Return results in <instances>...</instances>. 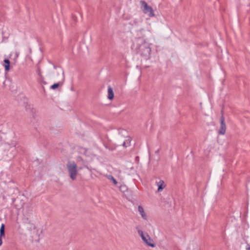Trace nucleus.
Returning a JSON list of instances; mask_svg holds the SVG:
<instances>
[{
    "label": "nucleus",
    "mask_w": 250,
    "mask_h": 250,
    "mask_svg": "<svg viewBox=\"0 0 250 250\" xmlns=\"http://www.w3.org/2000/svg\"><path fill=\"white\" fill-rule=\"evenodd\" d=\"M138 233L141 236L142 239L143 241L148 246L151 247H154L155 244L153 242L152 240L151 239L149 236L146 233V234L144 233L143 231L140 229L138 230Z\"/></svg>",
    "instance_id": "4"
},
{
    "label": "nucleus",
    "mask_w": 250,
    "mask_h": 250,
    "mask_svg": "<svg viewBox=\"0 0 250 250\" xmlns=\"http://www.w3.org/2000/svg\"><path fill=\"white\" fill-rule=\"evenodd\" d=\"M5 236V225L4 224L1 225L0 228V246L2 245V237Z\"/></svg>",
    "instance_id": "7"
},
{
    "label": "nucleus",
    "mask_w": 250,
    "mask_h": 250,
    "mask_svg": "<svg viewBox=\"0 0 250 250\" xmlns=\"http://www.w3.org/2000/svg\"><path fill=\"white\" fill-rule=\"evenodd\" d=\"M42 88H43V91L45 92V89H44V88L43 86H42Z\"/></svg>",
    "instance_id": "26"
},
{
    "label": "nucleus",
    "mask_w": 250,
    "mask_h": 250,
    "mask_svg": "<svg viewBox=\"0 0 250 250\" xmlns=\"http://www.w3.org/2000/svg\"><path fill=\"white\" fill-rule=\"evenodd\" d=\"M159 149H158V150H157L155 151V153H156V154H158V153H159Z\"/></svg>",
    "instance_id": "25"
},
{
    "label": "nucleus",
    "mask_w": 250,
    "mask_h": 250,
    "mask_svg": "<svg viewBox=\"0 0 250 250\" xmlns=\"http://www.w3.org/2000/svg\"><path fill=\"white\" fill-rule=\"evenodd\" d=\"M47 82H45V81H44L42 83V84H44V85H46V84H47Z\"/></svg>",
    "instance_id": "24"
},
{
    "label": "nucleus",
    "mask_w": 250,
    "mask_h": 250,
    "mask_svg": "<svg viewBox=\"0 0 250 250\" xmlns=\"http://www.w3.org/2000/svg\"><path fill=\"white\" fill-rule=\"evenodd\" d=\"M18 55H18V53H17V54H16V56H17V57H18Z\"/></svg>",
    "instance_id": "28"
},
{
    "label": "nucleus",
    "mask_w": 250,
    "mask_h": 250,
    "mask_svg": "<svg viewBox=\"0 0 250 250\" xmlns=\"http://www.w3.org/2000/svg\"><path fill=\"white\" fill-rule=\"evenodd\" d=\"M132 49H134L136 53L144 57L146 60L150 59L151 51L150 44L146 43L143 38L135 39L132 46Z\"/></svg>",
    "instance_id": "1"
},
{
    "label": "nucleus",
    "mask_w": 250,
    "mask_h": 250,
    "mask_svg": "<svg viewBox=\"0 0 250 250\" xmlns=\"http://www.w3.org/2000/svg\"><path fill=\"white\" fill-rule=\"evenodd\" d=\"M2 35H3V37H2V41L3 42L5 40H7V39L8 38V37H5V36H4V33H3V32H2Z\"/></svg>",
    "instance_id": "22"
},
{
    "label": "nucleus",
    "mask_w": 250,
    "mask_h": 250,
    "mask_svg": "<svg viewBox=\"0 0 250 250\" xmlns=\"http://www.w3.org/2000/svg\"><path fill=\"white\" fill-rule=\"evenodd\" d=\"M104 146L106 148V149H109L110 151H113L114 150H115V147H113V146H109L107 144H105V143H104Z\"/></svg>",
    "instance_id": "14"
},
{
    "label": "nucleus",
    "mask_w": 250,
    "mask_h": 250,
    "mask_svg": "<svg viewBox=\"0 0 250 250\" xmlns=\"http://www.w3.org/2000/svg\"><path fill=\"white\" fill-rule=\"evenodd\" d=\"M130 143V140H129V143H127V145L126 142L125 141L123 142L122 146H124L125 147H126L127 146L129 145Z\"/></svg>",
    "instance_id": "20"
},
{
    "label": "nucleus",
    "mask_w": 250,
    "mask_h": 250,
    "mask_svg": "<svg viewBox=\"0 0 250 250\" xmlns=\"http://www.w3.org/2000/svg\"><path fill=\"white\" fill-rule=\"evenodd\" d=\"M25 228L28 229L29 230H31L32 229H36V227L35 225L32 223H28L26 224V225L24 226Z\"/></svg>",
    "instance_id": "13"
},
{
    "label": "nucleus",
    "mask_w": 250,
    "mask_h": 250,
    "mask_svg": "<svg viewBox=\"0 0 250 250\" xmlns=\"http://www.w3.org/2000/svg\"><path fill=\"white\" fill-rule=\"evenodd\" d=\"M30 213H31V212H32V208H31V209L30 210Z\"/></svg>",
    "instance_id": "27"
},
{
    "label": "nucleus",
    "mask_w": 250,
    "mask_h": 250,
    "mask_svg": "<svg viewBox=\"0 0 250 250\" xmlns=\"http://www.w3.org/2000/svg\"><path fill=\"white\" fill-rule=\"evenodd\" d=\"M138 211L141 215L143 219L146 220V213L144 210L143 208L141 206H138Z\"/></svg>",
    "instance_id": "11"
},
{
    "label": "nucleus",
    "mask_w": 250,
    "mask_h": 250,
    "mask_svg": "<svg viewBox=\"0 0 250 250\" xmlns=\"http://www.w3.org/2000/svg\"><path fill=\"white\" fill-rule=\"evenodd\" d=\"M157 185L158 186V191L159 192L162 191L166 186L165 182L163 180H160L159 182H157Z\"/></svg>",
    "instance_id": "10"
},
{
    "label": "nucleus",
    "mask_w": 250,
    "mask_h": 250,
    "mask_svg": "<svg viewBox=\"0 0 250 250\" xmlns=\"http://www.w3.org/2000/svg\"><path fill=\"white\" fill-rule=\"evenodd\" d=\"M246 250H250V245L249 244H247Z\"/></svg>",
    "instance_id": "23"
},
{
    "label": "nucleus",
    "mask_w": 250,
    "mask_h": 250,
    "mask_svg": "<svg viewBox=\"0 0 250 250\" xmlns=\"http://www.w3.org/2000/svg\"><path fill=\"white\" fill-rule=\"evenodd\" d=\"M62 82H59L58 83H55L54 84H52L50 86V88L53 90H55L57 89L60 86L62 85L63 83V81L64 80V72L62 70Z\"/></svg>",
    "instance_id": "6"
},
{
    "label": "nucleus",
    "mask_w": 250,
    "mask_h": 250,
    "mask_svg": "<svg viewBox=\"0 0 250 250\" xmlns=\"http://www.w3.org/2000/svg\"><path fill=\"white\" fill-rule=\"evenodd\" d=\"M5 71L8 72L10 69V62L9 59H5L3 61Z\"/></svg>",
    "instance_id": "9"
},
{
    "label": "nucleus",
    "mask_w": 250,
    "mask_h": 250,
    "mask_svg": "<svg viewBox=\"0 0 250 250\" xmlns=\"http://www.w3.org/2000/svg\"><path fill=\"white\" fill-rule=\"evenodd\" d=\"M23 223H24V225L25 226L26 224L28 223H30V221L29 220V219L27 217H25L22 219Z\"/></svg>",
    "instance_id": "15"
},
{
    "label": "nucleus",
    "mask_w": 250,
    "mask_h": 250,
    "mask_svg": "<svg viewBox=\"0 0 250 250\" xmlns=\"http://www.w3.org/2000/svg\"><path fill=\"white\" fill-rule=\"evenodd\" d=\"M140 4L141 8L145 14H147L150 17H152L155 16L152 8L150 6H149L145 1L141 0Z\"/></svg>",
    "instance_id": "3"
},
{
    "label": "nucleus",
    "mask_w": 250,
    "mask_h": 250,
    "mask_svg": "<svg viewBox=\"0 0 250 250\" xmlns=\"http://www.w3.org/2000/svg\"><path fill=\"white\" fill-rule=\"evenodd\" d=\"M44 81V77L42 76V75L40 76L39 78V82H40V83L42 84Z\"/></svg>",
    "instance_id": "17"
},
{
    "label": "nucleus",
    "mask_w": 250,
    "mask_h": 250,
    "mask_svg": "<svg viewBox=\"0 0 250 250\" xmlns=\"http://www.w3.org/2000/svg\"><path fill=\"white\" fill-rule=\"evenodd\" d=\"M54 68H56V65H54Z\"/></svg>",
    "instance_id": "29"
},
{
    "label": "nucleus",
    "mask_w": 250,
    "mask_h": 250,
    "mask_svg": "<svg viewBox=\"0 0 250 250\" xmlns=\"http://www.w3.org/2000/svg\"><path fill=\"white\" fill-rule=\"evenodd\" d=\"M44 81V77L42 76V75L40 76L39 78V82H40V83L42 84Z\"/></svg>",
    "instance_id": "18"
},
{
    "label": "nucleus",
    "mask_w": 250,
    "mask_h": 250,
    "mask_svg": "<svg viewBox=\"0 0 250 250\" xmlns=\"http://www.w3.org/2000/svg\"><path fill=\"white\" fill-rule=\"evenodd\" d=\"M120 189L121 191H124L126 189L125 186H121L120 187Z\"/></svg>",
    "instance_id": "21"
},
{
    "label": "nucleus",
    "mask_w": 250,
    "mask_h": 250,
    "mask_svg": "<svg viewBox=\"0 0 250 250\" xmlns=\"http://www.w3.org/2000/svg\"><path fill=\"white\" fill-rule=\"evenodd\" d=\"M221 116L220 117V127L218 133L221 135H224L226 133V125L225 122V117L223 115V111H221Z\"/></svg>",
    "instance_id": "5"
},
{
    "label": "nucleus",
    "mask_w": 250,
    "mask_h": 250,
    "mask_svg": "<svg viewBox=\"0 0 250 250\" xmlns=\"http://www.w3.org/2000/svg\"><path fill=\"white\" fill-rule=\"evenodd\" d=\"M109 179H110L115 185L117 184L118 182L117 180L112 176H109Z\"/></svg>",
    "instance_id": "16"
},
{
    "label": "nucleus",
    "mask_w": 250,
    "mask_h": 250,
    "mask_svg": "<svg viewBox=\"0 0 250 250\" xmlns=\"http://www.w3.org/2000/svg\"><path fill=\"white\" fill-rule=\"evenodd\" d=\"M78 158L82 159L81 157H79Z\"/></svg>",
    "instance_id": "30"
},
{
    "label": "nucleus",
    "mask_w": 250,
    "mask_h": 250,
    "mask_svg": "<svg viewBox=\"0 0 250 250\" xmlns=\"http://www.w3.org/2000/svg\"><path fill=\"white\" fill-rule=\"evenodd\" d=\"M26 110L27 111H29L32 116V118H34V119H35L36 117V110L34 108H31L30 107H26Z\"/></svg>",
    "instance_id": "12"
},
{
    "label": "nucleus",
    "mask_w": 250,
    "mask_h": 250,
    "mask_svg": "<svg viewBox=\"0 0 250 250\" xmlns=\"http://www.w3.org/2000/svg\"><path fill=\"white\" fill-rule=\"evenodd\" d=\"M66 167L70 178L72 180H75L76 179V176L78 173V171L77 170V165L74 162L72 163L68 162L66 165Z\"/></svg>",
    "instance_id": "2"
},
{
    "label": "nucleus",
    "mask_w": 250,
    "mask_h": 250,
    "mask_svg": "<svg viewBox=\"0 0 250 250\" xmlns=\"http://www.w3.org/2000/svg\"><path fill=\"white\" fill-rule=\"evenodd\" d=\"M37 73L39 76L42 75L41 73V71L40 69V68L39 67H38L37 69Z\"/></svg>",
    "instance_id": "19"
},
{
    "label": "nucleus",
    "mask_w": 250,
    "mask_h": 250,
    "mask_svg": "<svg viewBox=\"0 0 250 250\" xmlns=\"http://www.w3.org/2000/svg\"><path fill=\"white\" fill-rule=\"evenodd\" d=\"M108 96L107 98L109 100H112L114 97V94L113 89L110 86L108 87Z\"/></svg>",
    "instance_id": "8"
}]
</instances>
